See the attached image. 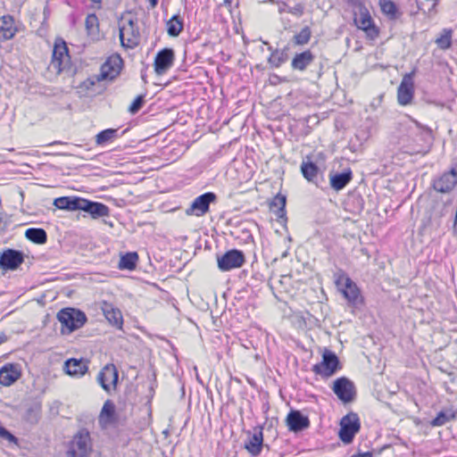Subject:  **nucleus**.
I'll return each instance as SVG.
<instances>
[{
    "label": "nucleus",
    "instance_id": "obj_1",
    "mask_svg": "<svg viewBox=\"0 0 457 457\" xmlns=\"http://www.w3.org/2000/svg\"><path fill=\"white\" fill-rule=\"evenodd\" d=\"M401 133L400 143L412 147L414 152H420L423 145L431 139V130L411 119L401 123Z\"/></svg>",
    "mask_w": 457,
    "mask_h": 457
},
{
    "label": "nucleus",
    "instance_id": "obj_2",
    "mask_svg": "<svg viewBox=\"0 0 457 457\" xmlns=\"http://www.w3.org/2000/svg\"><path fill=\"white\" fill-rule=\"evenodd\" d=\"M57 319L62 324V334H71L80 328L87 321L86 314L74 308H64L57 313Z\"/></svg>",
    "mask_w": 457,
    "mask_h": 457
},
{
    "label": "nucleus",
    "instance_id": "obj_3",
    "mask_svg": "<svg viewBox=\"0 0 457 457\" xmlns=\"http://www.w3.org/2000/svg\"><path fill=\"white\" fill-rule=\"evenodd\" d=\"M120 39L121 46L127 48L136 47L140 41L137 21L130 16H123L120 23Z\"/></svg>",
    "mask_w": 457,
    "mask_h": 457
},
{
    "label": "nucleus",
    "instance_id": "obj_4",
    "mask_svg": "<svg viewBox=\"0 0 457 457\" xmlns=\"http://www.w3.org/2000/svg\"><path fill=\"white\" fill-rule=\"evenodd\" d=\"M341 369L340 361L337 354L325 349L322 361L312 367V371L322 378H329Z\"/></svg>",
    "mask_w": 457,
    "mask_h": 457
},
{
    "label": "nucleus",
    "instance_id": "obj_5",
    "mask_svg": "<svg viewBox=\"0 0 457 457\" xmlns=\"http://www.w3.org/2000/svg\"><path fill=\"white\" fill-rule=\"evenodd\" d=\"M92 450V443L89 432L83 428L75 434L67 451L71 453L82 457H89Z\"/></svg>",
    "mask_w": 457,
    "mask_h": 457
},
{
    "label": "nucleus",
    "instance_id": "obj_6",
    "mask_svg": "<svg viewBox=\"0 0 457 457\" xmlns=\"http://www.w3.org/2000/svg\"><path fill=\"white\" fill-rule=\"evenodd\" d=\"M360 428L361 424L358 415L354 412L348 413L340 421L339 438L345 444L352 443Z\"/></svg>",
    "mask_w": 457,
    "mask_h": 457
},
{
    "label": "nucleus",
    "instance_id": "obj_7",
    "mask_svg": "<svg viewBox=\"0 0 457 457\" xmlns=\"http://www.w3.org/2000/svg\"><path fill=\"white\" fill-rule=\"evenodd\" d=\"M353 15L354 24L358 29L365 31L368 37L374 39L378 36V29L376 28L367 7L353 11Z\"/></svg>",
    "mask_w": 457,
    "mask_h": 457
},
{
    "label": "nucleus",
    "instance_id": "obj_8",
    "mask_svg": "<svg viewBox=\"0 0 457 457\" xmlns=\"http://www.w3.org/2000/svg\"><path fill=\"white\" fill-rule=\"evenodd\" d=\"M217 262L218 268L221 271H228L242 267L245 262V258L242 251L232 249L226 252L220 257H218Z\"/></svg>",
    "mask_w": 457,
    "mask_h": 457
},
{
    "label": "nucleus",
    "instance_id": "obj_9",
    "mask_svg": "<svg viewBox=\"0 0 457 457\" xmlns=\"http://www.w3.org/2000/svg\"><path fill=\"white\" fill-rule=\"evenodd\" d=\"M246 439L245 440L244 447L248 453L256 457L260 455L264 446L269 447L263 444V434L262 427H255L252 431L246 432Z\"/></svg>",
    "mask_w": 457,
    "mask_h": 457
},
{
    "label": "nucleus",
    "instance_id": "obj_10",
    "mask_svg": "<svg viewBox=\"0 0 457 457\" xmlns=\"http://www.w3.org/2000/svg\"><path fill=\"white\" fill-rule=\"evenodd\" d=\"M414 71L406 73L397 88V101L400 105L411 104L414 96Z\"/></svg>",
    "mask_w": 457,
    "mask_h": 457
},
{
    "label": "nucleus",
    "instance_id": "obj_11",
    "mask_svg": "<svg viewBox=\"0 0 457 457\" xmlns=\"http://www.w3.org/2000/svg\"><path fill=\"white\" fill-rule=\"evenodd\" d=\"M69 62L70 55L65 42H55L50 67L56 73H61L68 66Z\"/></svg>",
    "mask_w": 457,
    "mask_h": 457
},
{
    "label": "nucleus",
    "instance_id": "obj_12",
    "mask_svg": "<svg viewBox=\"0 0 457 457\" xmlns=\"http://www.w3.org/2000/svg\"><path fill=\"white\" fill-rule=\"evenodd\" d=\"M332 390L345 403L352 402L356 394L353 383L345 377L337 378L333 383Z\"/></svg>",
    "mask_w": 457,
    "mask_h": 457
},
{
    "label": "nucleus",
    "instance_id": "obj_13",
    "mask_svg": "<svg viewBox=\"0 0 457 457\" xmlns=\"http://www.w3.org/2000/svg\"><path fill=\"white\" fill-rule=\"evenodd\" d=\"M216 195L212 192L204 193L197 196L190 207L186 210L187 215L204 216L209 212L210 204L216 200Z\"/></svg>",
    "mask_w": 457,
    "mask_h": 457
},
{
    "label": "nucleus",
    "instance_id": "obj_14",
    "mask_svg": "<svg viewBox=\"0 0 457 457\" xmlns=\"http://www.w3.org/2000/svg\"><path fill=\"white\" fill-rule=\"evenodd\" d=\"M122 59L119 55L110 56L101 66L100 74L97 75L96 80L113 79L120 72Z\"/></svg>",
    "mask_w": 457,
    "mask_h": 457
},
{
    "label": "nucleus",
    "instance_id": "obj_15",
    "mask_svg": "<svg viewBox=\"0 0 457 457\" xmlns=\"http://www.w3.org/2000/svg\"><path fill=\"white\" fill-rule=\"evenodd\" d=\"M175 54L171 48H163L160 50L154 58V71L158 75H162L173 65Z\"/></svg>",
    "mask_w": 457,
    "mask_h": 457
},
{
    "label": "nucleus",
    "instance_id": "obj_16",
    "mask_svg": "<svg viewBox=\"0 0 457 457\" xmlns=\"http://www.w3.org/2000/svg\"><path fill=\"white\" fill-rule=\"evenodd\" d=\"M24 261V254L22 252L7 249L0 254V268L3 270H16Z\"/></svg>",
    "mask_w": 457,
    "mask_h": 457
},
{
    "label": "nucleus",
    "instance_id": "obj_17",
    "mask_svg": "<svg viewBox=\"0 0 457 457\" xmlns=\"http://www.w3.org/2000/svg\"><path fill=\"white\" fill-rule=\"evenodd\" d=\"M457 185L456 168H452L450 171L445 172L438 179L434 180L433 187L440 193H449Z\"/></svg>",
    "mask_w": 457,
    "mask_h": 457
},
{
    "label": "nucleus",
    "instance_id": "obj_18",
    "mask_svg": "<svg viewBox=\"0 0 457 457\" xmlns=\"http://www.w3.org/2000/svg\"><path fill=\"white\" fill-rule=\"evenodd\" d=\"M97 382L104 390L109 392L111 386H116L118 382V370L114 364H107L97 375Z\"/></svg>",
    "mask_w": 457,
    "mask_h": 457
},
{
    "label": "nucleus",
    "instance_id": "obj_19",
    "mask_svg": "<svg viewBox=\"0 0 457 457\" xmlns=\"http://www.w3.org/2000/svg\"><path fill=\"white\" fill-rule=\"evenodd\" d=\"M21 376V366L17 363H6L0 369V384L10 386Z\"/></svg>",
    "mask_w": 457,
    "mask_h": 457
},
{
    "label": "nucleus",
    "instance_id": "obj_20",
    "mask_svg": "<svg viewBox=\"0 0 457 457\" xmlns=\"http://www.w3.org/2000/svg\"><path fill=\"white\" fill-rule=\"evenodd\" d=\"M286 421L288 429L293 432L303 431L310 426L309 418L296 410H293L287 414Z\"/></svg>",
    "mask_w": 457,
    "mask_h": 457
},
{
    "label": "nucleus",
    "instance_id": "obj_21",
    "mask_svg": "<svg viewBox=\"0 0 457 457\" xmlns=\"http://www.w3.org/2000/svg\"><path fill=\"white\" fill-rule=\"evenodd\" d=\"M81 211L91 215L93 219L106 217L109 215V207L102 203L93 202L83 198Z\"/></svg>",
    "mask_w": 457,
    "mask_h": 457
},
{
    "label": "nucleus",
    "instance_id": "obj_22",
    "mask_svg": "<svg viewBox=\"0 0 457 457\" xmlns=\"http://www.w3.org/2000/svg\"><path fill=\"white\" fill-rule=\"evenodd\" d=\"M18 29L15 26L14 19L12 15H4L0 17V40L6 41L12 39Z\"/></svg>",
    "mask_w": 457,
    "mask_h": 457
},
{
    "label": "nucleus",
    "instance_id": "obj_23",
    "mask_svg": "<svg viewBox=\"0 0 457 457\" xmlns=\"http://www.w3.org/2000/svg\"><path fill=\"white\" fill-rule=\"evenodd\" d=\"M65 372L73 377H81L87 372V361L71 358L64 362Z\"/></svg>",
    "mask_w": 457,
    "mask_h": 457
},
{
    "label": "nucleus",
    "instance_id": "obj_24",
    "mask_svg": "<svg viewBox=\"0 0 457 457\" xmlns=\"http://www.w3.org/2000/svg\"><path fill=\"white\" fill-rule=\"evenodd\" d=\"M263 44L268 46V50L270 52L268 58V63L270 67L278 68L288 60L287 47L273 49L267 41H263Z\"/></svg>",
    "mask_w": 457,
    "mask_h": 457
},
{
    "label": "nucleus",
    "instance_id": "obj_25",
    "mask_svg": "<svg viewBox=\"0 0 457 457\" xmlns=\"http://www.w3.org/2000/svg\"><path fill=\"white\" fill-rule=\"evenodd\" d=\"M352 179H353V172L350 169H347L341 173H330L329 174L330 187L336 191L342 190L349 184V182L352 180Z\"/></svg>",
    "mask_w": 457,
    "mask_h": 457
},
{
    "label": "nucleus",
    "instance_id": "obj_26",
    "mask_svg": "<svg viewBox=\"0 0 457 457\" xmlns=\"http://www.w3.org/2000/svg\"><path fill=\"white\" fill-rule=\"evenodd\" d=\"M82 201L78 196H62L54 199V205L61 210L77 211L81 209Z\"/></svg>",
    "mask_w": 457,
    "mask_h": 457
},
{
    "label": "nucleus",
    "instance_id": "obj_27",
    "mask_svg": "<svg viewBox=\"0 0 457 457\" xmlns=\"http://www.w3.org/2000/svg\"><path fill=\"white\" fill-rule=\"evenodd\" d=\"M314 54L311 50L296 54L291 62L293 70L303 71L314 61Z\"/></svg>",
    "mask_w": 457,
    "mask_h": 457
},
{
    "label": "nucleus",
    "instance_id": "obj_28",
    "mask_svg": "<svg viewBox=\"0 0 457 457\" xmlns=\"http://www.w3.org/2000/svg\"><path fill=\"white\" fill-rule=\"evenodd\" d=\"M341 292L349 303L356 305L359 303L360 290L350 278H345V286L341 289Z\"/></svg>",
    "mask_w": 457,
    "mask_h": 457
},
{
    "label": "nucleus",
    "instance_id": "obj_29",
    "mask_svg": "<svg viewBox=\"0 0 457 457\" xmlns=\"http://www.w3.org/2000/svg\"><path fill=\"white\" fill-rule=\"evenodd\" d=\"M102 309L106 320L116 328H121L123 319L120 311L106 302L104 303Z\"/></svg>",
    "mask_w": 457,
    "mask_h": 457
},
{
    "label": "nucleus",
    "instance_id": "obj_30",
    "mask_svg": "<svg viewBox=\"0 0 457 457\" xmlns=\"http://www.w3.org/2000/svg\"><path fill=\"white\" fill-rule=\"evenodd\" d=\"M115 417V406L110 401H106L102 408V411L99 415V423L102 426H108L114 422Z\"/></svg>",
    "mask_w": 457,
    "mask_h": 457
},
{
    "label": "nucleus",
    "instance_id": "obj_31",
    "mask_svg": "<svg viewBox=\"0 0 457 457\" xmlns=\"http://www.w3.org/2000/svg\"><path fill=\"white\" fill-rule=\"evenodd\" d=\"M286 203L287 197L280 194L272 199L270 208L277 215L278 219H284L286 217Z\"/></svg>",
    "mask_w": 457,
    "mask_h": 457
},
{
    "label": "nucleus",
    "instance_id": "obj_32",
    "mask_svg": "<svg viewBox=\"0 0 457 457\" xmlns=\"http://www.w3.org/2000/svg\"><path fill=\"white\" fill-rule=\"evenodd\" d=\"M184 22L178 14L173 15L166 23L167 33L170 37H176L183 30Z\"/></svg>",
    "mask_w": 457,
    "mask_h": 457
},
{
    "label": "nucleus",
    "instance_id": "obj_33",
    "mask_svg": "<svg viewBox=\"0 0 457 457\" xmlns=\"http://www.w3.org/2000/svg\"><path fill=\"white\" fill-rule=\"evenodd\" d=\"M25 237L29 241L42 245L47 240V235L45 229L40 228H29L25 231Z\"/></svg>",
    "mask_w": 457,
    "mask_h": 457
},
{
    "label": "nucleus",
    "instance_id": "obj_34",
    "mask_svg": "<svg viewBox=\"0 0 457 457\" xmlns=\"http://www.w3.org/2000/svg\"><path fill=\"white\" fill-rule=\"evenodd\" d=\"M301 172L309 182H314L318 177L319 167L311 161H303L301 164Z\"/></svg>",
    "mask_w": 457,
    "mask_h": 457
},
{
    "label": "nucleus",
    "instance_id": "obj_35",
    "mask_svg": "<svg viewBox=\"0 0 457 457\" xmlns=\"http://www.w3.org/2000/svg\"><path fill=\"white\" fill-rule=\"evenodd\" d=\"M118 137V129H107L99 132L96 136V144L97 145H104L105 144L112 142Z\"/></svg>",
    "mask_w": 457,
    "mask_h": 457
},
{
    "label": "nucleus",
    "instance_id": "obj_36",
    "mask_svg": "<svg viewBox=\"0 0 457 457\" xmlns=\"http://www.w3.org/2000/svg\"><path fill=\"white\" fill-rule=\"evenodd\" d=\"M138 260V255L136 252L127 253L120 257L119 268L120 270H132L136 268Z\"/></svg>",
    "mask_w": 457,
    "mask_h": 457
},
{
    "label": "nucleus",
    "instance_id": "obj_37",
    "mask_svg": "<svg viewBox=\"0 0 457 457\" xmlns=\"http://www.w3.org/2000/svg\"><path fill=\"white\" fill-rule=\"evenodd\" d=\"M454 418L455 414L452 411H442L431 421V425L434 427H440L446 424L448 421L453 420Z\"/></svg>",
    "mask_w": 457,
    "mask_h": 457
},
{
    "label": "nucleus",
    "instance_id": "obj_38",
    "mask_svg": "<svg viewBox=\"0 0 457 457\" xmlns=\"http://www.w3.org/2000/svg\"><path fill=\"white\" fill-rule=\"evenodd\" d=\"M311 36V29L308 26H305L299 33L294 36L293 41L295 45L303 46L310 41Z\"/></svg>",
    "mask_w": 457,
    "mask_h": 457
},
{
    "label": "nucleus",
    "instance_id": "obj_39",
    "mask_svg": "<svg viewBox=\"0 0 457 457\" xmlns=\"http://www.w3.org/2000/svg\"><path fill=\"white\" fill-rule=\"evenodd\" d=\"M23 418L29 423L36 424L40 418V407L38 405H32L29 407L26 410Z\"/></svg>",
    "mask_w": 457,
    "mask_h": 457
},
{
    "label": "nucleus",
    "instance_id": "obj_40",
    "mask_svg": "<svg viewBox=\"0 0 457 457\" xmlns=\"http://www.w3.org/2000/svg\"><path fill=\"white\" fill-rule=\"evenodd\" d=\"M452 29H445L440 37L436 38V43L441 49H448L452 46Z\"/></svg>",
    "mask_w": 457,
    "mask_h": 457
},
{
    "label": "nucleus",
    "instance_id": "obj_41",
    "mask_svg": "<svg viewBox=\"0 0 457 457\" xmlns=\"http://www.w3.org/2000/svg\"><path fill=\"white\" fill-rule=\"evenodd\" d=\"M379 4L383 13L388 15L390 18L395 17L396 6L394 2L390 0H379Z\"/></svg>",
    "mask_w": 457,
    "mask_h": 457
},
{
    "label": "nucleus",
    "instance_id": "obj_42",
    "mask_svg": "<svg viewBox=\"0 0 457 457\" xmlns=\"http://www.w3.org/2000/svg\"><path fill=\"white\" fill-rule=\"evenodd\" d=\"M88 34H93L98 27V18L96 14H88L85 21Z\"/></svg>",
    "mask_w": 457,
    "mask_h": 457
},
{
    "label": "nucleus",
    "instance_id": "obj_43",
    "mask_svg": "<svg viewBox=\"0 0 457 457\" xmlns=\"http://www.w3.org/2000/svg\"><path fill=\"white\" fill-rule=\"evenodd\" d=\"M145 103V96H137L129 107V112L131 114H136L142 107Z\"/></svg>",
    "mask_w": 457,
    "mask_h": 457
},
{
    "label": "nucleus",
    "instance_id": "obj_44",
    "mask_svg": "<svg viewBox=\"0 0 457 457\" xmlns=\"http://www.w3.org/2000/svg\"><path fill=\"white\" fill-rule=\"evenodd\" d=\"M0 439L7 440L11 443H16L17 438L10 433L5 428L0 425Z\"/></svg>",
    "mask_w": 457,
    "mask_h": 457
},
{
    "label": "nucleus",
    "instance_id": "obj_45",
    "mask_svg": "<svg viewBox=\"0 0 457 457\" xmlns=\"http://www.w3.org/2000/svg\"><path fill=\"white\" fill-rule=\"evenodd\" d=\"M287 12L291 13V14H294V15H295L297 17H300L304 12V5L303 4H301V3H298L295 6L289 7L288 10H287Z\"/></svg>",
    "mask_w": 457,
    "mask_h": 457
},
{
    "label": "nucleus",
    "instance_id": "obj_46",
    "mask_svg": "<svg viewBox=\"0 0 457 457\" xmlns=\"http://www.w3.org/2000/svg\"><path fill=\"white\" fill-rule=\"evenodd\" d=\"M348 3L354 8V11L366 7L363 4V0H348Z\"/></svg>",
    "mask_w": 457,
    "mask_h": 457
},
{
    "label": "nucleus",
    "instance_id": "obj_47",
    "mask_svg": "<svg viewBox=\"0 0 457 457\" xmlns=\"http://www.w3.org/2000/svg\"><path fill=\"white\" fill-rule=\"evenodd\" d=\"M288 6L286 3H279L278 4V12L279 13H283V12H287V10H288Z\"/></svg>",
    "mask_w": 457,
    "mask_h": 457
},
{
    "label": "nucleus",
    "instance_id": "obj_48",
    "mask_svg": "<svg viewBox=\"0 0 457 457\" xmlns=\"http://www.w3.org/2000/svg\"><path fill=\"white\" fill-rule=\"evenodd\" d=\"M353 457H372V454L369 452L353 455Z\"/></svg>",
    "mask_w": 457,
    "mask_h": 457
},
{
    "label": "nucleus",
    "instance_id": "obj_49",
    "mask_svg": "<svg viewBox=\"0 0 457 457\" xmlns=\"http://www.w3.org/2000/svg\"><path fill=\"white\" fill-rule=\"evenodd\" d=\"M148 2L150 3L152 8H154L158 4V0H148Z\"/></svg>",
    "mask_w": 457,
    "mask_h": 457
},
{
    "label": "nucleus",
    "instance_id": "obj_50",
    "mask_svg": "<svg viewBox=\"0 0 457 457\" xmlns=\"http://www.w3.org/2000/svg\"><path fill=\"white\" fill-rule=\"evenodd\" d=\"M6 340H7V337L5 335L3 334L0 336V345L4 343Z\"/></svg>",
    "mask_w": 457,
    "mask_h": 457
},
{
    "label": "nucleus",
    "instance_id": "obj_51",
    "mask_svg": "<svg viewBox=\"0 0 457 457\" xmlns=\"http://www.w3.org/2000/svg\"><path fill=\"white\" fill-rule=\"evenodd\" d=\"M94 3H100L102 0H91Z\"/></svg>",
    "mask_w": 457,
    "mask_h": 457
}]
</instances>
